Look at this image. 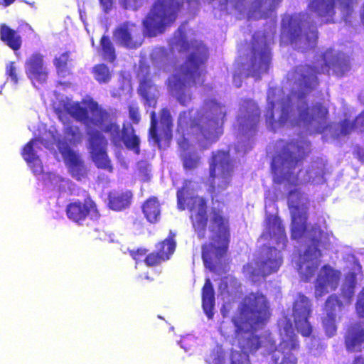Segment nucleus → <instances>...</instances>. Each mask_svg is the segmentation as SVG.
Here are the masks:
<instances>
[{
    "instance_id": "obj_1",
    "label": "nucleus",
    "mask_w": 364,
    "mask_h": 364,
    "mask_svg": "<svg viewBox=\"0 0 364 364\" xmlns=\"http://www.w3.org/2000/svg\"><path fill=\"white\" fill-rule=\"evenodd\" d=\"M53 107L64 124L63 138H61L55 127L50 126L46 129V126L41 124L37 132H34L35 138L26 144L22 151V156L33 174L36 177L42 175L41 180L46 188L65 191L70 189V181L54 173H43L42 162L38 154L40 143L51 151H55V146L58 148L73 178L81 180L86 174V168L80 155L70 148V146L80 144L83 135L78 127L67 122V115L86 126L90 152L98 168L109 171L112 170L106 151L107 141L99 129L109 133L115 145L120 144L122 141L128 149L135 154L139 153V139L134 134L133 129L124 127L121 131L119 126L116 124L115 115L99 107L92 99L86 98L77 102L65 97L58 104H54Z\"/></svg>"
},
{
    "instance_id": "obj_2",
    "label": "nucleus",
    "mask_w": 364,
    "mask_h": 364,
    "mask_svg": "<svg viewBox=\"0 0 364 364\" xmlns=\"http://www.w3.org/2000/svg\"><path fill=\"white\" fill-rule=\"evenodd\" d=\"M299 138V141H291L285 146L278 145L282 149L274 157L272 170L274 183L284 184L289 190L288 205L291 215V237L301 239L305 243V250L296 262L297 270L303 280L309 281L319 265L320 247H327L330 237L328 232L317 226L309 229L306 225L308 200L297 186L306 182L321 183L322 170L316 168L305 173L299 171L298 175H295L299 160L309 150V141L304 136Z\"/></svg>"
},
{
    "instance_id": "obj_3",
    "label": "nucleus",
    "mask_w": 364,
    "mask_h": 364,
    "mask_svg": "<svg viewBox=\"0 0 364 364\" xmlns=\"http://www.w3.org/2000/svg\"><path fill=\"white\" fill-rule=\"evenodd\" d=\"M347 57L335 50H327L316 62V73L343 75L348 70ZM288 81L292 91L284 99L279 87H270L267 92V107L265 114L267 126L274 131L283 126L298 127L302 133H322L331 131L328 127L327 109L316 104L311 109L306 102V95L316 85V71L309 65H301L288 74Z\"/></svg>"
},
{
    "instance_id": "obj_4",
    "label": "nucleus",
    "mask_w": 364,
    "mask_h": 364,
    "mask_svg": "<svg viewBox=\"0 0 364 364\" xmlns=\"http://www.w3.org/2000/svg\"><path fill=\"white\" fill-rule=\"evenodd\" d=\"M269 317V306L264 296L260 293H252L246 296L240 303L237 312L232 318L234 333L230 336L225 324L221 326V333L229 338L232 346L242 352L232 349L230 357V364H251L249 353L264 348L270 353L269 364H296L295 352L299 344L292 323L287 316L279 321L280 343L274 348V343L269 333L259 337L257 331Z\"/></svg>"
},
{
    "instance_id": "obj_5",
    "label": "nucleus",
    "mask_w": 364,
    "mask_h": 364,
    "mask_svg": "<svg viewBox=\"0 0 364 364\" xmlns=\"http://www.w3.org/2000/svg\"><path fill=\"white\" fill-rule=\"evenodd\" d=\"M225 114V107L215 100L205 102L200 110L181 112L178 120L177 141L185 169L191 170L200 164V156L193 144L194 141L205 148L223 134Z\"/></svg>"
},
{
    "instance_id": "obj_6",
    "label": "nucleus",
    "mask_w": 364,
    "mask_h": 364,
    "mask_svg": "<svg viewBox=\"0 0 364 364\" xmlns=\"http://www.w3.org/2000/svg\"><path fill=\"white\" fill-rule=\"evenodd\" d=\"M171 44L180 51H187L186 62L176 68L168 79V87L171 95L185 105L191 100L188 87L192 85H201L204 81V64L208 58L207 48L200 41H186L185 27L181 26L172 39Z\"/></svg>"
},
{
    "instance_id": "obj_7",
    "label": "nucleus",
    "mask_w": 364,
    "mask_h": 364,
    "mask_svg": "<svg viewBox=\"0 0 364 364\" xmlns=\"http://www.w3.org/2000/svg\"><path fill=\"white\" fill-rule=\"evenodd\" d=\"M272 205H274L272 201H265V228L259 240L264 246L261 257L244 267L245 274L253 282L276 272L282 264L281 251L285 247L287 240L280 219L275 214H269Z\"/></svg>"
},
{
    "instance_id": "obj_8",
    "label": "nucleus",
    "mask_w": 364,
    "mask_h": 364,
    "mask_svg": "<svg viewBox=\"0 0 364 364\" xmlns=\"http://www.w3.org/2000/svg\"><path fill=\"white\" fill-rule=\"evenodd\" d=\"M314 23L311 16L308 14L285 15L282 22V42L290 43L302 50L313 48L317 40Z\"/></svg>"
},
{
    "instance_id": "obj_9",
    "label": "nucleus",
    "mask_w": 364,
    "mask_h": 364,
    "mask_svg": "<svg viewBox=\"0 0 364 364\" xmlns=\"http://www.w3.org/2000/svg\"><path fill=\"white\" fill-rule=\"evenodd\" d=\"M208 228L211 242L203 245L202 257L205 267L214 271L215 264L227 250L230 237L228 219L220 210L213 208Z\"/></svg>"
},
{
    "instance_id": "obj_10",
    "label": "nucleus",
    "mask_w": 364,
    "mask_h": 364,
    "mask_svg": "<svg viewBox=\"0 0 364 364\" xmlns=\"http://www.w3.org/2000/svg\"><path fill=\"white\" fill-rule=\"evenodd\" d=\"M196 186L195 182H184L182 189L177 192L178 207L180 210H190L193 226L198 237H202L205 235L208 221L206 203L203 198L195 196Z\"/></svg>"
},
{
    "instance_id": "obj_11",
    "label": "nucleus",
    "mask_w": 364,
    "mask_h": 364,
    "mask_svg": "<svg viewBox=\"0 0 364 364\" xmlns=\"http://www.w3.org/2000/svg\"><path fill=\"white\" fill-rule=\"evenodd\" d=\"M214 9L223 11L235 9L248 18L258 19L272 16L282 0H204Z\"/></svg>"
},
{
    "instance_id": "obj_12",
    "label": "nucleus",
    "mask_w": 364,
    "mask_h": 364,
    "mask_svg": "<svg viewBox=\"0 0 364 364\" xmlns=\"http://www.w3.org/2000/svg\"><path fill=\"white\" fill-rule=\"evenodd\" d=\"M273 39V32L267 35L257 33L253 36L252 49L247 62L242 65L245 75L259 79L266 73L270 66L269 45Z\"/></svg>"
},
{
    "instance_id": "obj_13",
    "label": "nucleus",
    "mask_w": 364,
    "mask_h": 364,
    "mask_svg": "<svg viewBox=\"0 0 364 364\" xmlns=\"http://www.w3.org/2000/svg\"><path fill=\"white\" fill-rule=\"evenodd\" d=\"M178 9L179 4L175 0H157L143 21L144 34L155 36L162 33L175 21Z\"/></svg>"
},
{
    "instance_id": "obj_14",
    "label": "nucleus",
    "mask_w": 364,
    "mask_h": 364,
    "mask_svg": "<svg viewBox=\"0 0 364 364\" xmlns=\"http://www.w3.org/2000/svg\"><path fill=\"white\" fill-rule=\"evenodd\" d=\"M232 170L228 153L218 151L213 154L210 168V191L214 194L213 200L228 186Z\"/></svg>"
},
{
    "instance_id": "obj_15",
    "label": "nucleus",
    "mask_w": 364,
    "mask_h": 364,
    "mask_svg": "<svg viewBox=\"0 0 364 364\" xmlns=\"http://www.w3.org/2000/svg\"><path fill=\"white\" fill-rule=\"evenodd\" d=\"M311 311L309 299L304 295L299 294L294 303L292 316L296 328L303 336H309L311 333L312 326L309 321Z\"/></svg>"
},
{
    "instance_id": "obj_16",
    "label": "nucleus",
    "mask_w": 364,
    "mask_h": 364,
    "mask_svg": "<svg viewBox=\"0 0 364 364\" xmlns=\"http://www.w3.org/2000/svg\"><path fill=\"white\" fill-rule=\"evenodd\" d=\"M172 120L168 110L162 109L159 124L156 120L155 112H151L149 134L154 144L161 147L162 141L168 142L172 137Z\"/></svg>"
},
{
    "instance_id": "obj_17",
    "label": "nucleus",
    "mask_w": 364,
    "mask_h": 364,
    "mask_svg": "<svg viewBox=\"0 0 364 364\" xmlns=\"http://www.w3.org/2000/svg\"><path fill=\"white\" fill-rule=\"evenodd\" d=\"M114 40L127 48H136L142 44L140 28L134 23L127 22L119 25L114 32Z\"/></svg>"
},
{
    "instance_id": "obj_18",
    "label": "nucleus",
    "mask_w": 364,
    "mask_h": 364,
    "mask_svg": "<svg viewBox=\"0 0 364 364\" xmlns=\"http://www.w3.org/2000/svg\"><path fill=\"white\" fill-rule=\"evenodd\" d=\"M341 278V272L335 269L330 265H324L318 272L315 282V296L320 298L331 291H334L338 286Z\"/></svg>"
},
{
    "instance_id": "obj_19",
    "label": "nucleus",
    "mask_w": 364,
    "mask_h": 364,
    "mask_svg": "<svg viewBox=\"0 0 364 364\" xmlns=\"http://www.w3.org/2000/svg\"><path fill=\"white\" fill-rule=\"evenodd\" d=\"M259 115V109L255 102L251 100L245 101L240 107L237 119L238 132L242 135H248L255 129Z\"/></svg>"
},
{
    "instance_id": "obj_20",
    "label": "nucleus",
    "mask_w": 364,
    "mask_h": 364,
    "mask_svg": "<svg viewBox=\"0 0 364 364\" xmlns=\"http://www.w3.org/2000/svg\"><path fill=\"white\" fill-rule=\"evenodd\" d=\"M149 68L146 65L143 58L140 60L139 68L138 71V78L139 80V92L145 100L146 105L154 107L156 104V97L158 95L157 88L152 84L149 78Z\"/></svg>"
},
{
    "instance_id": "obj_21",
    "label": "nucleus",
    "mask_w": 364,
    "mask_h": 364,
    "mask_svg": "<svg viewBox=\"0 0 364 364\" xmlns=\"http://www.w3.org/2000/svg\"><path fill=\"white\" fill-rule=\"evenodd\" d=\"M25 72L35 87H37V83H44L48 72L43 56L38 53L31 55L26 60Z\"/></svg>"
},
{
    "instance_id": "obj_22",
    "label": "nucleus",
    "mask_w": 364,
    "mask_h": 364,
    "mask_svg": "<svg viewBox=\"0 0 364 364\" xmlns=\"http://www.w3.org/2000/svg\"><path fill=\"white\" fill-rule=\"evenodd\" d=\"M342 310V304L336 295H331L326 302V316L323 318V326L328 337L335 335L337 327L336 321L339 318V313Z\"/></svg>"
},
{
    "instance_id": "obj_23",
    "label": "nucleus",
    "mask_w": 364,
    "mask_h": 364,
    "mask_svg": "<svg viewBox=\"0 0 364 364\" xmlns=\"http://www.w3.org/2000/svg\"><path fill=\"white\" fill-rule=\"evenodd\" d=\"M67 215L69 219L75 223H80L85 219L87 216L92 220L98 218V212L95 204L90 199H87L84 203L73 202L67 206Z\"/></svg>"
},
{
    "instance_id": "obj_24",
    "label": "nucleus",
    "mask_w": 364,
    "mask_h": 364,
    "mask_svg": "<svg viewBox=\"0 0 364 364\" xmlns=\"http://www.w3.org/2000/svg\"><path fill=\"white\" fill-rule=\"evenodd\" d=\"M174 235L160 242L156 246V252L149 255L144 262L147 266H154L169 259L176 249Z\"/></svg>"
},
{
    "instance_id": "obj_25",
    "label": "nucleus",
    "mask_w": 364,
    "mask_h": 364,
    "mask_svg": "<svg viewBox=\"0 0 364 364\" xmlns=\"http://www.w3.org/2000/svg\"><path fill=\"white\" fill-rule=\"evenodd\" d=\"M309 9L322 22L330 23L333 21L334 3L333 0H307Z\"/></svg>"
},
{
    "instance_id": "obj_26",
    "label": "nucleus",
    "mask_w": 364,
    "mask_h": 364,
    "mask_svg": "<svg viewBox=\"0 0 364 364\" xmlns=\"http://www.w3.org/2000/svg\"><path fill=\"white\" fill-rule=\"evenodd\" d=\"M361 272V266L353 259L350 272L346 274L341 291L346 302L349 304L354 295V289L356 284V276Z\"/></svg>"
},
{
    "instance_id": "obj_27",
    "label": "nucleus",
    "mask_w": 364,
    "mask_h": 364,
    "mask_svg": "<svg viewBox=\"0 0 364 364\" xmlns=\"http://www.w3.org/2000/svg\"><path fill=\"white\" fill-rule=\"evenodd\" d=\"M364 343V326L356 324L351 326L346 336V346L349 351H359Z\"/></svg>"
},
{
    "instance_id": "obj_28",
    "label": "nucleus",
    "mask_w": 364,
    "mask_h": 364,
    "mask_svg": "<svg viewBox=\"0 0 364 364\" xmlns=\"http://www.w3.org/2000/svg\"><path fill=\"white\" fill-rule=\"evenodd\" d=\"M202 301L203 309L205 314L208 318H211L213 316V309L215 304V296L212 284L209 278L205 279V283L203 288Z\"/></svg>"
},
{
    "instance_id": "obj_29",
    "label": "nucleus",
    "mask_w": 364,
    "mask_h": 364,
    "mask_svg": "<svg viewBox=\"0 0 364 364\" xmlns=\"http://www.w3.org/2000/svg\"><path fill=\"white\" fill-rule=\"evenodd\" d=\"M1 39L7 46L14 50H17L21 46L20 36L13 29L6 25H2L0 29Z\"/></svg>"
},
{
    "instance_id": "obj_30",
    "label": "nucleus",
    "mask_w": 364,
    "mask_h": 364,
    "mask_svg": "<svg viewBox=\"0 0 364 364\" xmlns=\"http://www.w3.org/2000/svg\"><path fill=\"white\" fill-rule=\"evenodd\" d=\"M131 198L132 193L129 191L112 193L109 195V206L113 210H120L129 205Z\"/></svg>"
},
{
    "instance_id": "obj_31",
    "label": "nucleus",
    "mask_w": 364,
    "mask_h": 364,
    "mask_svg": "<svg viewBox=\"0 0 364 364\" xmlns=\"http://www.w3.org/2000/svg\"><path fill=\"white\" fill-rule=\"evenodd\" d=\"M363 132L364 130V112H362L355 119L353 124H350L346 120L339 125V131L335 132L333 136L338 137L340 135H346L352 130Z\"/></svg>"
},
{
    "instance_id": "obj_32",
    "label": "nucleus",
    "mask_w": 364,
    "mask_h": 364,
    "mask_svg": "<svg viewBox=\"0 0 364 364\" xmlns=\"http://www.w3.org/2000/svg\"><path fill=\"white\" fill-rule=\"evenodd\" d=\"M143 213L150 223H156L160 216V205L155 198H149L143 205Z\"/></svg>"
},
{
    "instance_id": "obj_33",
    "label": "nucleus",
    "mask_w": 364,
    "mask_h": 364,
    "mask_svg": "<svg viewBox=\"0 0 364 364\" xmlns=\"http://www.w3.org/2000/svg\"><path fill=\"white\" fill-rule=\"evenodd\" d=\"M58 74L61 77H65L70 73V63L69 61V53L68 52L63 53L56 57L54 60Z\"/></svg>"
},
{
    "instance_id": "obj_34",
    "label": "nucleus",
    "mask_w": 364,
    "mask_h": 364,
    "mask_svg": "<svg viewBox=\"0 0 364 364\" xmlns=\"http://www.w3.org/2000/svg\"><path fill=\"white\" fill-rule=\"evenodd\" d=\"M151 60L154 67L159 69L166 70L167 55L166 50L162 48H156L151 53Z\"/></svg>"
},
{
    "instance_id": "obj_35",
    "label": "nucleus",
    "mask_w": 364,
    "mask_h": 364,
    "mask_svg": "<svg viewBox=\"0 0 364 364\" xmlns=\"http://www.w3.org/2000/svg\"><path fill=\"white\" fill-rule=\"evenodd\" d=\"M207 364H225V353L222 346H215L207 356Z\"/></svg>"
},
{
    "instance_id": "obj_36",
    "label": "nucleus",
    "mask_w": 364,
    "mask_h": 364,
    "mask_svg": "<svg viewBox=\"0 0 364 364\" xmlns=\"http://www.w3.org/2000/svg\"><path fill=\"white\" fill-rule=\"evenodd\" d=\"M93 75L96 80L100 83L107 82L111 78L109 68L104 64H100L93 68Z\"/></svg>"
},
{
    "instance_id": "obj_37",
    "label": "nucleus",
    "mask_w": 364,
    "mask_h": 364,
    "mask_svg": "<svg viewBox=\"0 0 364 364\" xmlns=\"http://www.w3.org/2000/svg\"><path fill=\"white\" fill-rule=\"evenodd\" d=\"M101 46L105 59L112 62L115 58L114 48L108 37L101 38Z\"/></svg>"
},
{
    "instance_id": "obj_38",
    "label": "nucleus",
    "mask_w": 364,
    "mask_h": 364,
    "mask_svg": "<svg viewBox=\"0 0 364 364\" xmlns=\"http://www.w3.org/2000/svg\"><path fill=\"white\" fill-rule=\"evenodd\" d=\"M353 0H336V4L339 5L343 13V18L346 21L353 12Z\"/></svg>"
},
{
    "instance_id": "obj_39",
    "label": "nucleus",
    "mask_w": 364,
    "mask_h": 364,
    "mask_svg": "<svg viewBox=\"0 0 364 364\" xmlns=\"http://www.w3.org/2000/svg\"><path fill=\"white\" fill-rule=\"evenodd\" d=\"M17 71L18 68L14 62H10L6 64V74L8 76V78H9L15 85H17L18 82Z\"/></svg>"
},
{
    "instance_id": "obj_40",
    "label": "nucleus",
    "mask_w": 364,
    "mask_h": 364,
    "mask_svg": "<svg viewBox=\"0 0 364 364\" xmlns=\"http://www.w3.org/2000/svg\"><path fill=\"white\" fill-rule=\"evenodd\" d=\"M355 309L358 315L364 318V287L358 296Z\"/></svg>"
},
{
    "instance_id": "obj_41",
    "label": "nucleus",
    "mask_w": 364,
    "mask_h": 364,
    "mask_svg": "<svg viewBox=\"0 0 364 364\" xmlns=\"http://www.w3.org/2000/svg\"><path fill=\"white\" fill-rule=\"evenodd\" d=\"M141 0H119L122 7L126 9L136 10L139 6Z\"/></svg>"
},
{
    "instance_id": "obj_42",
    "label": "nucleus",
    "mask_w": 364,
    "mask_h": 364,
    "mask_svg": "<svg viewBox=\"0 0 364 364\" xmlns=\"http://www.w3.org/2000/svg\"><path fill=\"white\" fill-rule=\"evenodd\" d=\"M129 117L135 123L140 120V115L139 114L138 107L134 105H131L129 107Z\"/></svg>"
},
{
    "instance_id": "obj_43",
    "label": "nucleus",
    "mask_w": 364,
    "mask_h": 364,
    "mask_svg": "<svg viewBox=\"0 0 364 364\" xmlns=\"http://www.w3.org/2000/svg\"><path fill=\"white\" fill-rule=\"evenodd\" d=\"M146 253V250L142 248L138 249L136 251H131V255L136 261V264L143 259Z\"/></svg>"
},
{
    "instance_id": "obj_44",
    "label": "nucleus",
    "mask_w": 364,
    "mask_h": 364,
    "mask_svg": "<svg viewBox=\"0 0 364 364\" xmlns=\"http://www.w3.org/2000/svg\"><path fill=\"white\" fill-rule=\"evenodd\" d=\"M102 9L105 12H109L114 5V0H99Z\"/></svg>"
},
{
    "instance_id": "obj_45",
    "label": "nucleus",
    "mask_w": 364,
    "mask_h": 364,
    "mask_svg": "<svg viewBox=\"0 0 364 364\" xmlns=\"http://www.w3.org/2000/svg\"><path fill=\"white\" fill-rule=\"evenodd\" d=\"M198 5L197 0H183L182 7L186 6L187 9L193 10Z\"/></svg>"
},
{
    "instance_id": "obj_46",
    "label": "nucleus",
    "mask_w": 364,
    "mask_h": 364,
    "mask_svg": "<svg viewBox=\"0 0 364 364\" xmlns=\"http://www.w3.org/2000/svg\"><path fill=\"white\" fill-rule=\"evenodd\" d=\"M228 280H232V279H229L227 277L221 281L219 289L221 291L222 294H224L225 291H227V293H230L229 287L228 286Z\"/></svg>"
},
{
    "instance_id": "obj_47",
    "label": "nucleus",
    "mask_w": 364,
    "mask_h": 364,
    "mask_svg": "<svg viewBox=\"0 0 364 364\" xmlns=\"http://www.w3.org/2000/svg\"><path fill=\"white\" fill-rule=\"evenodd\" d=\"M240 74H242L241 72H240V73H235L233 76V82L237 87L241 86V80L240 79Z\"/></svg>"
},
{
    "instance_id": "obj_48",
    "label": "nucleus",
    "mask_w": 364,
    "mask_h": 364,
    "mask_svg": "<svg viewBox=\"0 0 364 364\" xmlns=\"http://www.w3.org/2000/svg\"><path fill=\"white\" fill-rule=\"evenodd\" d=\"M188 340H189V338H188V337H187V338H183V339L181 341V342H180L181 347V348H183L185 350V351H186V352H188V351L190 350V349H189V348H186V347L185 346V345H186V344H187V343H188Z\"/></svg>"
},
{
    "instance_id": "obj_49",
    "label": "nucleus",
    "mask_w": 364,
    "mask_h": 364,
    "mask_svg": "<svg viewBox=\"0 0 364 364\" xmlns=\"http://www.w3.org/2000/svg\"><path fill=\"white\" fill-rule=\"evenodd\" d=\"M15 0H0V4L8 6L11 5Z\"/></svg>"
},
{
    "instance_id": "obj_50",
    "label": "nucleus",
    "mask_w": 364,
    "mask_h": 364,
    "mask_svg": "<svg viewBox=\"0 0 364 364\" xmlns=\"http://www.w3.org/2000/svg\"><path fill=\"white\" fill-rule=\"evenodd\" d=\"M353 364H364V358H363V357L357 358L355 360V362Z\"/></svg>"
},
{
    "instance_id": "obj_51",
    "label": "nucleus",
    "mask_w": 364,
    "mask_h": 364,
    "mask_svg": "<svg viewBox=\"0 0 364 364\" xmlns=\"http://www.w3.org/2000/svg\"><path fill=\"white\" fill-rule=\"evenodd\" d=\"M164 252H167V247H166V246L164 247Z\"/></svg>"
}]
</instances>
